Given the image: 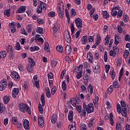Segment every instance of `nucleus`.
<instances>
[{
  "label": "nucleus",
  "instance_id": "f257e3e1",
  "mask_svg": "<svg viewBox=\"0 0 130 130\" xmlns=\"http://www.w3.org/2000/svg\"><path fill=\"white\" fill-rule=\"evenodd\" d=\"M18 107L21 112L25 113L26 111L28 113V114H31V112L30 110V107L28 106V105L23 103H20L18 105Z\"/></svg>",
  "mask_w": 130,
  "mask_h": 130
},
{
  "label": "nucleus",
  "instance_id": "f03ea898",
  "mask_svg": "<svg viewBox=\"0 0 130 130\" xmlns=\"http://www.w3.org/2000/svg\"><path fill=\"white\" fill-rule=\"evenodd\" d=\"M83 108L85 109L87 114L94 112V105H93V103H89L87 105L84 104L83 105Z\"/></svg>",
  "mask_w": 130,
  "mask_h": 130
},
{
  "label": "nucleus",
  "instance_id": "7ed1b4c3",
  "mask_svg": "<svg viewBox=\"0 0 130 130\" xmlns=\"http://www.w3.org/2000/svg\"><path fill=\"white\" fill-rule=\"evenodd\" d=\"M46 9V5L42 1H40V4L37 7V12L38 14H42V10Z\"/></svg>",
  "mask_w": 130,
  "mask_h": 130
},
{
  "label": "nucleus",
  "instance_id": "20e7f679",
  "mask_svg": "<svg viewBox=\"0 0 130 130\" xmlns=\"http://www.w3.org/2000/svg\"><path fill=\"white\" fill-rule=\"evenodd\" d=\"M11 77L16 82L20 81V75L16 71H12L11 74Z\"/></svg>",
  "mask_w": 130,
  "mask_h": 130
},
{
  "label": "nucleus",
  "instance_id": "39448f33",
  "mask_svg": "<svg viewBox=\"0 0 130 130\" xmlns=\"http://www.w3.org/2000/svg\"><path fill=\"white\" fill-rule=\"evenodd\" d=\"M7 88V79H3L0 82V91H4Z\"/></svg>",
  "mask_w": 130,
  "mask_h": 130
},
{
  "label": "nucleus",
  "instance_id": "423d86ee",
  "mask_svg": "<svg viewBox=\"0 0 130 130\" xmlns=\"http://www.w3.org/2000/svg\"><path fill=\"white\" fill-rule=\"evenodd\" d=\"M75 23L78 29H82L83 23H82V20H81V18H77L75 19Z\"/></svg>",
  "mask_w": 130,
  "mask_h": 130
},
{
  "label": "nucleus",
  "instance_id": "0eeeda50",
  "mask_svg": "<svg viewBox=\"0 0 130 130\" xmlns=\"http://www.w3.org/2000/svg\"><path fill=\"white\" fill-rule=\"evenodd\" d=\"M64 36L65 40L68 42V43H71V35H70V32L69 31L66 30L64 32Z\"/></svg>",
  "mask_w": 130,
  "mask_h": 130
},
{
  "label": "nucleus",
  "instance_id": "6e6552de",
  "mask_svg": "<svg viewBox=\"0 0 130 130\" xmlns=\"http://www.w3.org/2000/svg\"><path fill=\"white\" fill-rule=\"evenodd\" d=\"M113 49H116V50L115 51H114L113 50H111L110 51V56H113V57H114V56H115L116 54L118 53L119 49L118 47L117 46L113 47Z\"/></svg>",
  "mask_w": 130,
  "mask_h": 130
},
{
  "label": "nucleus",
  "instance_id": "1a4fd4ad",
  "mask_svg": "<svg viewBox=\"0 0 130 130\" xmlns=\"http://www.w3.org/2000/svg\"><path fill=\"white\" fill-rule=\"evenodd\" d=\"M87 59L90 63H93L94 57H93V54L91 52H88L87 54Z\"/></svg>",
  "mask_w": 130,
  "mask_h": 130
},
{
  "label": "nucleus",
  "instance_id": "9d476101",
  "mask_svg": "<svg viewBox=\"0 0 130 130\" xmlns=\"http://www.w3.org/2000/svg\"><path fill=\"white\" fill-rule=\"evenodd\" d=\"M19 93H20V90L19 89V88H13L12 94L13 98H16V96L17 95H19Z\"/></svg>",
  "mask_w": 130,
  "mask_h": 130
},
{
  "label": "nucleus",
  "instance_id": "9b49d317",
  "mask_svg": "<svg viewBox=\"0 0 130 130\" xmlns=\"http://www.w3.org/2000/svg\"><path fill=\"white\" fill-rule=\"evenodd\" d=\"M9 28H10L11 32H12V33H15L16 30L15 22H12V23H10Z\"/></svg>",
  "mask_w": 130,
  "mask_h": 130
},
{
  "label": "nucleus",
  "instance_id": "f8f14e48",
  "mask_svg": "<svg viewBox=\"0 0 130 130\" xmlns=\"http://www.w3.org/2000/svg\"><path fill=\"white\" fill-rule=\"evenodd\" d=\"M72 53V47L69 45H67L65 50V54L70 55Z\"/></svg>",
  "mask_w": 130,
  "mask_h": 130
},
{
  "label": "nucleus",
  "instance_id": "ddd939ff",
  "mask_svg": "<svg viewBox=\"0 0 130 130\" xmlns=\"http://www.w3.org/2000/svg\"><path fill=\"white\" fill-rule=\"evenodd\" d=\"M30 123L29 122V121L27 119H24L23 121V127L26 130H28L29 128H30Z\"/></svg>",
  "mask_w": 130,
  "mask_h": 130
},
{
  "label": "nucleus",
  "instance_id": "4468645a",
  "mask_svg": "<svg viewBox=\"0 0 130 130\" xmlns=\"http://www.w3.org/2000/svg\"><path fill=\"white\" fill-rule=\"evenodd\" d=\"M57 13H58V16L59 18H63V16L64 15V9H57Z\"/></svg>",
  "mask_w": 130,
  "mask_h": 130
},
{
  "label": "nucleus",
  "instance_id": "2eb2a0df",
  "mask_svg": "<svg viewBox=\"0 0 130 130\" xmlns=\"http://www.w3.org/2000/svg\"><path fill=\"white\" fill-rule=\"evenodd\" d=\"M26 11V7L25 6H22L18 8V10L16 11L17 14H22Z\"/></svg>",
  "mask_w": 130,
  "mask_h": 130
},
{
  "label": "nucleus",
  "instance_id": "dca6fc26",
  "mask_svg": "<svg viewBox=\"0 0 130 130\" xmlns=\"http://www.w3.org/2000/svg\"><path fill=\"white\" fill-rule=\"evenodd\" d=\"M38 124L40 126H43L44 125V120L41 115L39 116Z\"/></svg>",
  "mask_w": 130,
  "mask_h": 130
},
{
  "label": "nucleus",
  "instance_id": "f3484780",
  "mask_svg": "<svg viewBox=\"0 0 130 130\" xmlns=\"http://www.w3.org/2000/svg\"><path fill=\"white\" fill-rule=\"evenodd\" d=\"M71 104L74 106V107H76L77 106V100L75 98H72L70 100V102H67L68 105H70Z\"/></svg>",
  "mask_w": 130,
  "mask_h": 130
},
{
  "label": "nucleus",
  "instance_id": "a211bd4d",
  "mask_svg": "<svg viewBox=\"0 0 130 130\" xmlns=\"http://www.w3.org/2000/svg\"><path fill=\"white\" fill-rule=\"evenodd\" d=\"M52 28L53 30V34H55V33L58 31V29H59V25L56 22L53 24Z\"/></svg>",
  "mask_w": 130,
  "mask_h": 130
},
{
  "label": "nucleus",
  "instance_id": "6ab92c4d",
  "mask_svg": "<svg viewBox=\"0 0 130 130\" xmlns=\"http://www.w3.org/2000/svg\"><path fill=\"white\" fill-rule=\"evenodd\" d=\"M74 119V112L73 111H70L68 114V119L70 122H73V119Z\"/></svg>",
  "mask_w": 130,
  "mask_h": 130
},
{
  "label": "nucleus",
  "instance_id": "aec40b11",
  "mask_svg": "<svg viewBox=\"0 0 130 130\" xmlns=\"http://www.w3.org/2000/svg\"><path fill=\"white\" fill-rule=\"evenodd\" d=\"M121 39H120V37H119V36L115 35L114 44L116 46L117 45H118V44H119V42H120Z\"/></svg>",
  "mask_w": 130,
  "mask_h": 130
},
{
  "label": "nucleus",
  "instance_id": "412c9836",
  "mask_svg": "<svg viewBox=\"0 0 130 130\" xmlns=\"http://www.w3.org/2000/svg\"><path fill=\"white\" fill-rule=\"evenodd\" d=\"M93 71L94 74H99V73H100V66L96 65L93 67Z\"/></svg>",
  "mask_w": 130,
  "mask_h": 130
},
{
  "label": "nucleus",
  "instance_id": "4be33fe9",
  "mask_svg": "<svg viewBox=\"0 0 130 130\" xmlns=\"http://www.w3.org/2000/svg\"><path fill=\"white\" fill-rule=\"evenodd\" d=\"M87 90L90 95H92V94L94 93V91H93V86L91 84H89L88 85V86L87 87Z\"/></svg>",
  "mask_w": 130,
  "mask_h": 130
},
{
  "label": "nucleus",
  "instance_id": "5701e85b",
  "mask_svg": "<svg viewBox=\"0 0 130 130\" xmlns=\"http://www.w3.org/2000/svg\"><path fill=\"white\" fill-rule=\"evenodd\" d=\"M87 41H88V37L87 36H84L82 37L81 39L82 44H86V43H87Z\"/></svg>",
  "mask_w": 130,
  "mask_h": 130
},
{
  "label": "nucleus",
  "instance_id": "b1692460",
  "mask_svg": "<svg viewBox=\"0 0 130 130\" xmlns=\"http://www.w3.org/2000/svg\"><path fill=\"white\" fill-rule=\"evenodd\" d=\"M56 120H57V116H56V114H53L51 117L52 123H55V122H56Z\"/></svg>",
  "mask_w": 130,
  "mask_h": 130
},
{
  "label": "nucleus",
  "instance_id": "393cba45",
  "mask_svg": "<svg viewBox=\"0 0 130 130\" xmlns=\"http://www.w3.org/2000/svg\"><path fill=\"white\" fill-rule=\"evenodd\" d=\"M36 39H37V40H38V41H40V42H41L42 44L44 43V40H43V38L40 37V35H36Z\"/></svg>",
  "mask_w": 130,
  "mask_h": 130
},
{
  "label": "nucleus",
  "instance_id": "a878e982",
  "mask_svg": "<svg viewBox=\"0 0 130 130\" xmlns=\"http://www.w3.org/2000/svg\"><path fill=\"white\" fill-rule=\"evenodd\" d=\"M26 68L27 72H28L29 73H33V69H34V68L33 67V66H31V64H28Z\"/></svg>",
  "mask_w": 130,
  "mask_h": 130
},
{
  "label": "nucleus",
  "instance_id": "bb28decb",
  "mask_svg": "<svg viewBox=\"0 0 130 130\" xmlns=\"http://www.w3.org/2000/svg\"><path fill=\"white\" fill-rule=\"evenodd\" d=\"M56 49L57 51H59L60 53H62L63 51V48L61 45H58L56 46Z\"/></svg>",
  "mask_w": 130,
  "mask_h": 130
},
{
  "label": "nucleus",
  "instance_id": "cd10ccee",
  "mask_svg": "<svg viewBox=\"0 0 130 130\" xmlns=\"http://www.w3.org/2000/svg\"><path fill=\"white\" fill-rule=\"evenodd\" d=\"M40 48L38 46H35V47H30L29 48L30 51L33 52V51H38L39 50Z\"/></svg>",
  "mask_w": 130,
  "mask_h": 130
},
{
  "label": "nucleus",
  "instance_id": "c85d7f7f",
  "mask_svg": "<svg viewBox=\"0 0 130 130\" xmlns=\"http://www.w3.org/2000/svg\"><path fill=\"white\" fill-rule=\"evenodd\" d=\"M44 48L45 50L47 52H49L50 51V48H49V44L48 43H46L45 44Z\"/></svg>",
  "mask_w": 130,
  "mask_h": 130
},
{
  "label": "nucleus",
  "instance_id": "c756f323",
  "mask_svg": "<svg viewBox=\"0 0 130 130\" xmlns=\"http://www.w3.org/2000/svg\"><path fill=\"white\" fill-rule=\"evenodd\" d=\"M70 130H76V123L73 122L69 126Z\"/></svg>",
  "mask_w": 130,
  "mask_h": 130
},
{
  "label": "nucleus",
  "instance_id": "7c9ffc66",
  "mask_svg": "<svg viewBox=\"0 0 130 130\" xmlns=\"http://www.w3.org/2000/svg\"><path fill=\"white\" fill-rule=\"evenodd\" d=\"M109 74L112 78V79L114 80V79H115V72L114 70L110 71Z\"/></svg>",
  "mask_w": 130,
  "mask_h": 130
},
{
  "label": "nucleus",
  "instance_id": "2f4dec72",
  "mask_svg": "<svg viewBox=\"0 0 130 130\" xmlns=\"http://www.w3.org/2000/svg\"><path fill=\"white\" fill-rule=\"evenodd\" d=\"M12 121L13 123V124H16L19 123V122H18V118L17 117H13L12 119Z\"/></svg>",
  "mask_w": 130,
  "mask_h": 130
},
{
  "label": "nucleus",
  "instance_id": "473e14b6",
  "mask_svg": "<svg viewBox=\"0 0 130 130\" xmlns=\"http://www.w3.org/2000/svg\"><path fill=\"white\" fill-rule=\"evenodd\" d=\"M42 106L44 107V105H45V99H44V94H42L41 98Z\"/></svg>",
  "mask_w": 130,
  "mask_h": 130
},
{
  "label": "nucleus",
  "instance_id": "72a5a7b5",
  "mask_svg": "<svg viewBox=\"0 0 130 130\" xmlns=\"http://www.w3.org/2000/svg\"><path fill=\"white\" fill-rule=\"evenodd\" d=\"M0 56L2 58H5V57L7 56V52H6V51H0Z\"/></svg>",
  "mask_w": 130,
  "mask_h": 130
},
{
  "label": "nucleus",
  "instance_id": "f704fd0d",
  "mask_svg": "<svg viewBox=\"0 0 130 130\" xmlns=\"http://www.w3.org/2000/svg\"><path fill=\"white\" fill-rule=\"evenodd\" d=\"M4 102L5 104H8V102H10V96H5L4 98Z\"/></svg>",
  "mask_w": 130,
  "mask_h": 130
},
{
  "label": "nucleus",
  "instance_id": "c9c22d12",
  "mask_svg": "<svg viewBox=\"0 0 130 130\" xmlns=\"http://www.w3.org/2000/svg\"><path fill=\"white\" fill-rule=\"evenodd\" d=\"M94 120H95V119L93 118H92L90 119V120L88 122L89 127H91L93 126V124H94Z\"/></svg>",
  "mask_w": 130,
  "mask_h": 130
},
{
  "label": "nucleus",
  "instance_id": "e433bc0d",
  "mask_svg": "<svg viewBox=\"0 0 130 130\" xmlns=\"http://www.w3.org/2000/svg\"><path fill=\"white\" fill-rule=\"evenodd\" d=\"M37 33H39V34H41V35H42V34H44L43 32V28L42 27H38L37 28Z\"/></svg>",
  "mask_w": 130,
  "mask_h": 130
},
{
  "label": "nucleus",
  "instance_id": "4c0bfd02",
  "mask_svg": "<svg viewBox=\"0 0 130 130\" xmlns=\"http://www.w3.org/2000/svg\"><path fill=\"white\" fill-rule=\"evenodd\" d=\"M117 112L118 114H120V113H121V107L119 104L117 105Z\"/></svg>",
  "mask_w": 130,
  "mask_h": 130
},
{
  "label": "nucleus",
  "instance_id": "58836bf2",
  "mask_svg": "<svg viewBox=\"0 0 130 130\" xmlns=\"http://www.w3.org/2000/svg\"><path fill=\"white\" fill-rule=\"evenodd\" d=\"M61 88L63 91H66V90H67V83H66V81H62Z\"/></svg>",
  "mask_w": 130,
  "mask_h": 130
},
{
  "label": "nucleus",
  "instance_id": "ea45409f",
  "mask_svg": "<svg viewBox=\"0 0 130 130\" xmlns=\"http://www.w3.org/2000/svg\"><path fill=\"white\" fill-rule=\"evenodd\" d=\"M27 29L28 33H31V32H32V24H28L27 26Z\"/></svg>",
  "mask_w": 130,
  "mask_h": 130
},
{
  "label": "nucleus",
  "instance_id": "a19ab883",
  "mask_svg": "<svg viewBox=\"0 0 130 130\" xmlns=\"http://www.w3.org/2000/svg\"><path fill=\"white\" fill-rule=\"evenodd\" d=\"M7 52L8 53H11L13 52V47L11 45H8L7 47Z\"/></svg>",
  "mask_w": 130,
  "mask_h": 130
},
{
  "label": "nucleus",
  "instance_id": "79ce46f5",
  "mask_svg": "<svg viewBox=\"0 0 130 130\" xmlns=\"http://www.w3.org/2000/svg\"><path fill=\"white\" fill-rule=\"evenodd\" d=\"M122 115L125 116V117H127V114L126 113V109H122Z\"/></svg>",
  "mask_w": 130,
  "mask_h": 130
},
{
  "label": "nucleus",
  "instance_id": "37998d69",
  "mask_svg": "<svg viewBox=\"0 0 130 130\" xmlns=\"http://www.w3.org/2000/svg\"><path fill=\"white\" fill-rule=\"evenodd\" d=\"M117 13H118V12H117V11L115 10L114 9L111 10V14L112 16H113V17H115V16H116V15H117Z\"/></svg>",
  "mask_w": 130,
  "mask_h": 130
},
{
  "label": "nucleus",
  "instance_id": "c03bdc74",
  "mask_svg": "<svg viewBox=\"0 0 130 130\" xmlns=\"http://www.w3.org/2000/svg\"><path fill=\"white\" fill-rule=\"evenodd\" d=\"M63 7H64L63 3H62V2H59L58 6L57 7V9H64Z\"/></svg>",
  "mask_w": 130,
  "mask_h": 130
},
{
  "label": "nucleus",
  "instance_id": "a18cd8bd",
  "mask_svg": "<svg viewBox=\"0 0 130 130\" xmlns=\"http://www.w3.org/2000/svg\"><path fill=\"white\" fill-rule=\"evenodd\" d=\"M85 110V109L81 110V112H80V115L83 116V117H85V116H86V114H87V112Z\"/></svg>",
  "mask_w": 130,
  "mask_h": 130
},
{
  "label": "nucleus",
  "instance_id": "49530a36",
  "mask_svg": "<svg viewBox=\"0 0 130 130\" xmlns=\"http://www.w3.org/2000/svg\"><path fill=\"white\" fill-rule=\"evenodd\" d=\"M129 55V51L128 50H125L124 52V58H127V56Z\"/></svg>",
  "mask_w": 130,
  "mask_h": 130
},
{
  "label": "nucleus",
  "instance_id": "de8ad7c7",
  "mask_svg": "<svg viewBox=\"0 0 130 130\" xmlns=\"http://www.w3.org/2000/svg\"><path fill=\"white\" fill-rule=\"evenodd\" d=\"M21 34H23L25 36H27V35H28V34H27V31H26V30H25V28L23 27L21 28Z\"/></svg>",
  "mask_w": 130,
  "mask_h": 130
},
{
  "label": "nucleus",
  "instance_id": "09e8293b",
  "mask_svg": "<svg viewBox=\"0 0 130 130\" xmlns=\"http://www.w3.org/2000/svg\"><path fill=\"white\" fill-rule=\"evenodd\" d=\"M76 109H77L78 113H81V112L82 111V106L77 105L76 106Z\"/></svg>",
  "mask_w": 130,
  "mask_h": 130
},
{
  "label": "nucleus",
  "instance_id": "8fccbe9b",
  "mask_svg": "<svg viewBox=\"0 0 130 130\" xmlns=\"http://www.w3.org/2000/svg\"><path fill=\"white\" fill-rule=\"evenodd\" d=\"M108 53L107 51H105L104 52V59L105 62H107V59H108V57H107Z\"/></svg>",
  "mask_w": 130,
  "mask_h": 130
},
{
  "label": "nucleus",
  "instance_id": "3c124183",
  "mask_svg": "<svg viewBox=\"0 0 130 130\" xmlns=\"http://www.w3.org/2000/svg\"><path fill=\"white\" fill-rule=\"evenodd\" d=\"M48 17L50 18H53V17H55V12H51L48 14Z\"/></svg>",
  "mask_w": 130,
  "mask_h": 130
},
{
  "label": "nucleus",
  "instance_id": "603ef678",
  "mask_svg": "<svg viewBox=\"0 0 130 130\" xmlns=\"http://www.w3.org/2000/svg\"><path fill=\"white\" fill-rule=\"evenodd\" d=\"M38 110L40 113H43V108H42L41 104H40L38 106Z\"/></svg>",
  "mask_w": 130,
  "mask_h": 130
},
{
  "label": "nucleus",
  "instance_id": "864d4df0",
  "mask_svg": "<svg viewBox=\"0 0 130 130\" xmlns=\"http://www.w3.org/2000/svg\"><path fill=\"white\" fill-rule=\"evenodd\" d=\"M83 73L82 71H80L76 75V78L78 80H80V78L82 77V73Z\"/></svg>",
  "mask_w": 130,
  "mask_h": 130
},
{
  "label": "nucleus",
  "instance_id": "5fc2aeb1",
  "mask_svg": "<svg viewBox=\"0 0 130 130\" xmlns=\"http://www.w3.org/2000/svg\"><path fill=\"white\" fill-rule=\"evenodd\" d=\"M15 49L16 50H20L21 49V46H20V43H19V42H17L16 43V44L15 45Z\"/></svg>",
  "mask_w": 130,
  "mask_h": 130
},
{
  "label": "nucleus",
  "instance_id": "6e6d98bb",
  "mask_svg": "<svg viewBox=\"0 0 130 130\" xmlns=\"http://www.w3.org/2000/svg\"><path fill=\"white\" fill-rule=\"evenodd\" d=\"M103 14L104 17L105 18V19H107V18H109V14H108V13L106 11L103 12Z\"/></svg>",
  "mask_w": 130,
  "mask_h": 130
},
{
  "label": "nucleus",
  "instance_id": "4d7b16f0",
  "mask_svg": "<svg viewBox=\"0 0 130 130\" xmlns=\"http://www.w3.org/2000/svg\"><path fill=\"white\" fill-rule=\"evenodd\" d=\"M51 64H52V68H55V67H56V64H57V61L55 60H52Z\"/></svg>",
  "mask_w": 130,
  "mask_h": 130
},
{
  "label": "nucleus",
  "instance_id": "13d9d810",
  "mask_svg": "<svg viewBox=\"0 0 130 130\" xmlns=\"http://www.w3.org/2000/svg\"><path fill=\"white\" fill-rule=\"evenodd\" d=\"M71 17H74L75 16H76V10L75 9H72L71 10Z\"/></svg>",
  "mask_w": 130,
  "mask_h": 130
},
{
  "label": "nucleus",
  "instance_id": "bf43d9fd",
  "mask_svg": "<svg viewBox=\"0 0 130 130\" xmlns=\"http://www.w3.org/2000/svg\"><path fill=\"white\" fill-rule=\"evenodd\" d=\"M65 60L67 61V62H69V63L72 62V59H71V57H70L69 56H66L65 57Z\"/></svg>",
  "mask_w": 130,
  "mask_h": 130
},
{
  "label": "nucleus",
  "instance_id": "052dcab7",
  "mask_svg": "<svg viewBox=\"0 0 130 130\" xmlns=\"http://www.w3.org/2000/svg\"><path fill=\"white\" fill-rule=\"evenodd\" d=\"M113 92V87L112 86H110L108 88V94H111Z\"/></svg>",
  "mask_w": 130,
  "mask_h": 130
},
{
  "label": "nucleus",
  "instance_id": "680f3d73",
  "mask_svg": "<svg viewBox=\"0 0 130 130\" xmlns=\"http://www.w3.org/2000/svg\"><path fill=\"white\" fill-rule=\"evenodd\" d=\"M121 125H120V123H117L116 125V130H121Z\"/></svg>",
  "mask_w": 130,
  "mask_h": 130
},
{
  "label": "nucleus",
  "instance_id": "e2e57ef3",
  "mask_svg": "<svg viewBox=\"0 0 130 130\" xmlns=\"http://www.w3.org/2000/svg\"><path fill=\"white\" fill-rule=\"evenodd\" d=\"M10 13H11V11L10 10V9H8L5 11L4 15H5V16H7L8 17H10Z\"/></svg>",
  "mask_w": 130,
  "mask_h": 130
},
{
  "label": "nucleus",
  "instance_id": "0e129e2a",
  "mask_svg": "<svg viewBox=\"0 0 130 130\" xmlns=\"http://www.w3.org/2000/svg\"><path fill=\"white\" fill-rule=\"evenodd\" d=\"M105 68L106 69V73L108 74L109 70H110V66L109 64L105 65Z\"/></svg>",
  "mask_w": 130,
  "mask_h": 130
},
{
  "label": "nucleus",
  "instance_id": "69168bd1",
  "mask_svg": "<svg viewBox=\"0 0 130 130\" xmlns=\"http://www.w3.org/2000/svg\"><path fill=\"white\" fill-rule=\"evenodd\" d=\"M23 88L24 90L28 89V82H24L23 86Z\"/></svg>",
  "mask_w": 130,
  "mask_h": 130
},
{
  "label": "nucleus",
  "instance_id": "338daca9",
  "mask_svg": "<svg viewBox=\"0 0 130 130\" xmlns=\"http://www.w3.org/2000/svg\"><path fill=\"white\" fill-rule=\"evenodd\" d=\"M125 41H128L130 42V36L128 34H127L125 36Z\"/></svg>",
  "mask_w": 130,
  "mask_h": 130
},
{
  "label": "nucleus",
  "instance_id": "774afa93",
  "mask_svg": "<svg viewBox=\"0 0 130 130\" xmlns=\"http://www.w3.org/2000/svg\"><path fill=\"white\" fill-rule=\"evenodd\" d=\"M80 130H87V126H86V124H82V125L80 127Z\"/></svg>",
  "mask_w": 130,
  "mask_h": 130
}]
</instances>
